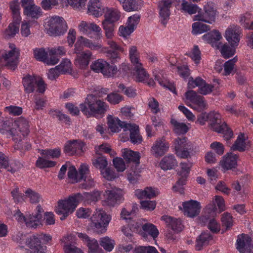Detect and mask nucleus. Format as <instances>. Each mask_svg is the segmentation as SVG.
Wrapping results in <instances>:
<instances>
[{
  "mask_svg": "<svg viewBox=\"0 0 253 253\" xmlns=\"http://www.w3.org/2000/svg\"><path fill=\"white\" fill-rule=\"evenodd\" d=\"M91 97V95L88 96L85 102L80 105L81 111L88 116H103L108 109V105L101 100H89Z\"/></svg>",
  "mask_w": 253,
  "mask_h": 253,
  "instance_id": "nucleus-1",
  "label": "nucleus"
},
{
  "mask_svg": "<svg viewBox=\"0 0 253 253\" xmlns=\"http://www.w3.org/2000/svg\"><path fill=\"white\" fill-rule=\"evenodd\" d=\"M110 221V217L103 210H98L94 212L90 217L89 228L97 234L105 233L106 227Z\"/></svg>",
  "mask_w": 253,
  "mask_h": 253,
  "instance_id": "nucleus-2",
  "label": "nucleus"
},
{
  "mask_svg": "<svg viewBox=\"0 0 253 253\" xmlns=\"http://www.w3.org/2000/svg\"><path fill=\"white\" fill-rule=\"evenodd\" d=\"M209 118V125L214 131L222 133L223 134V137L226 141H228L233 137V132L231 128L225 123L221 124L220 114L213 111L210 112Z\"/></svg>",
  "mask_w": 253,
  "mask_h": 253,
  "instance_id": "nucleus-3",
  "label": "nucleus"
},
{
  "mask_svg": "<svg viewBox=\"0 0 253 253\" xmlns=\"http://www.w3.org/2000/svg\"><path fill=\"white\" fill-rule=\"evenodd\" d=\"M76 194L69 197L67 200H60L58 202V206L55 212L58 214H62L60 217L61 220H64L70 213H72L79 204Z\"/></svg>",
  "mask_w": 253,
  "mask_h": 253,
  "instance_id": "nucleus-4",
  "label": "nucleus"
},
{
  "mask_svg": "<svg viewBox=\"0 0 253 253\" xmlns=\"http://www.w3.org/2000/svg\"><path fill=\"white\" fill-rule=\"evenodd\" d=\"M67 28L66 21L61 17H52L47 22V33L51 36L63 35L67 31Z\"/></svg>",
  "mask_w": 253,
  "mask_h": 253,
  "instance_id": "nucleus-5",
  "label": "nucleus"
},
{
  "mask_svg": "<svg viewBox=\"0 0 253 253\" xmlns=\"http://www.w3.org/2000/svg\"><path fill=\"white\" fill-rule=\"evenodd\" d=\"M14 123L17 127L10 128L9 133L15 142H21L22 139L29 132L28 122L24 118L20 117Z\"/></svg>",
  "mask_w": 253,
  "mask_h": 253,
  "instance_id": "nucleus-6",
  "label": "nucleus"
},
{
  "mask_svg": "<svg viewBox=\"0 0 253 253\" xmlns=\"http://www.w3.org/2000/svg\"><path fill=\"white\" fill-rule=\"evenodd\" d=\"M217 11L215 4L212 1H208L204 6V12L196 16V20L210 24H212L215 21Z\"/></svg>",
  "mask_w": 253,
  "mask_h": 253,
  "instance_id": "nucleus-7",
  "label": "nucleus"
},
{
  "mask_svg": "<svg viewBox=\"0 0 253 253\" xmlns=\"http://www.w3.org/2000/svg\"><path fill=\"white\" fill-rule=\"evenodd\" d=\"M180 0H161L158 3L159 13L162 23L166 25L169 19L170 8L174 2L179 3Z\"/></svg>",
  "mask_w": 253,
  "mask_h": 253,
  "instance_id": "nucleus-8",
  "label": "nucleus"
},
{
  "mask_svg": "<svg viewBox=\"0 0 253 253\" xmlns=\"http://www.w3.org/2000/svg\"><path fill=\"white\" fill-rule=\"evenodd\" d=\"M104 195L105 197V202L110 206H114L124 200L123 190L116 187L106 190Z\"/></svg>",
  "mask_w": 253,
  "mask_h": 253,
  "instance_id": "nucleus-9",
  "label": "nucleus"
},
{
  "mask_svg": "<svg viewBox=\"0 0 253 253\" xmlns=\"http://www.w3.org/2000/svg\"><path fill=\"white\" fill-rule=\"evenodd\" d=\"M29 248L25 250V253H45L44 249L41 244L38 234L32 235L28 238L25 242Z\"/></svg>",
  "mask_w": 253,
  "mask_h": 253,
  "instance_id": "nucleus-10",
  "label": "nucleus"
},
{
  "mask_svg": "<svg viewBox=\"0 0 253 253\" xmlns=\"http://www.w3.org/2000/svg\"><path fill=\"white\" fill-rule=\"evenodd\" d=\"M11 50L0 51V61L6 62V63H15L19 62L20 49L14 45L10 46Z\"/></svg>",
  "mask_w": 253,
  "mask_h": 253,
  "instance_id": "nucleus-11",
  "label": "nucleus"
},
{
  "mask_svg": "<svg viewBox=\"0 0 253 253\" xmlns=\"http://www.w3.org/2000/svg\"><path fill=\"white\" fill-rule=\"evenodd\" d=\"M90 69L94 72L101 73L107 77H113L118 72L115 64H91Z\"/></svg>",
  "mask_w": 253,
  "mask_h": 253,
  "instance_id": "nucleus-12",
  "label": "nucleus"
},
{
  "mask_svg": "<svg viewBox=\"0 0 253 253\" xmlns=\"http://www.w3.org/2000/svg\"><path fill=\"white\" fill-rule=\"evenodd\" d=\"M237 249L241 253H253V240L248 235L242 234L237 240Z\"/></svg>",
  "mask_w": 253,
  "mask_h": 253,
  "instance_id": "nucleus-13",
  "label": "nucleus"
},
{
  "mask_svg": "<svg viewBox=\"0 0 253 253\" xmlns=\"http://www.w3.org/2000/svg\"><path fill=\"white\" fill-rule=\"evenodd\" d=\"M169 143L163 136L159 138L153 144L151 149V154L156 158L163 156L168 150Z\"/></svg>",
  "mask_w": 253,
  "mask_h": 253,
  "instance_id": "nucleus-14",
  "label": "nucleus"
},
{
  "mask_svg": "<svg viewBox=\"0 0 253 253\" xmlns=\"http://www.w3.org/2000/svg\"><path fill=\"white\" fill-rule=\"evenodd\" d=\"M238 156L233 153H228L223 156L219 162L220 166L224 170H234L237 166Z\"/></svg>",
  "mask_w": 253,
  "mask_h": 253,
  "instance_id": "nucleus-15",
  "label": "nucleus"
},
{
  "mask_svg": "<svg viewBox=\"0 0 253 253\" xmlns=\"http://www.w3.org/2000/svg\"><path fill=\"white\" fill-rule=\"evenodd\" d=\"M183 211L185 215L190 217L197 216L200 211L201 207L200 203L196 201L190 200L183 203Z\"/></svg>",
  "mask_w": 253,
  "mask_h": 253,
  "instance_id": "nucleus-16",
  "label": "nucleus"
},
{
  "mask_svg": "<svg viewBox=\"0 0 253 253\" xmlns=\"http://www.w3.org/2000/svg\"><path fill=\"white\" fill-rule=\"evenodd\" d=\"M225 38L232 46H237L240 41V31L236 26H231L225 31Z\"/></svg>",
  "mask_w": 253,
  "mask_h": 253,
  "instance_id": "nucleus-17",
  "label": "nucleus"
},
{
  "mask_svg": "<svg viewBox=\"0 0 253 253\" xmlns=\"http://www.w3.org/2000/svg\"><path fill=\"white\" fill-rule=\"evenodd\" d=\"M122 156L126 162L131 163V165H134L135 167H139L140 155L138 152L125 149Z\"/></svg>",
  "mask_w": 253,
  "mask_h": 253,
  "instance_id": "nucleus-18",
  "label": "nucleus"
},
{
  "mask_svg": "<svg viewBox=\"0 0 253 253\" xmlns=\"http://www.w3.org/2000/svg\"><path fill=\"white\" fill-rule=\"evenodd\" d=\"M105 8L100 2V0H90L87 7V13L94 15L95 17H99L104 13Z\"/></svg>",
  "mask_w": 253,
  "mask_h": 253,
  "instance_id": "nucleus-19",
  "label": "nucleus"
},
{
  "mask_svg": "<svg viewBox=\"0 0 253 253\" xmlns=\"http://www.w3.org/2000/svg\"><path fill=\"white\" fill-rule=\"evenodd\" d=\"M107 119L108 127L113 132H118L121 128H123L124 131H125V129L127 127L128 123L121 121L118 118H113L112 116H109Z\"/></svg>",
  "mask_w": 253,
  "mask_h": 253,
  "instance_id": "nucleus-20",
  "label": "nucleus"
},
{
  "mask_svg": "<svg viewBox=\"0 0 253 253\" xmlns=\"http://www.w3.org/2000/svg\"><path fill=\"white\" fill-rule=\"evenodd\" d=\"M161 219L165 221L166 224L176 232H180L183 229L184 226L179 219H176L166 215L162 216Z\"/></svg>",
  "mask_w": 253,
  "mask_h": 253,
  "instance_id": "nucleus-21",
  "label": "nucleus"
},
{
  "mask_svg": "<svg viewBox=\"0 0 253 253\" xmlns=\"http://www.w3.org/2000/svg\"><path fill=\"white\" fill-rule=\"evenodd\" d=\"M84 144L81 140H74L69 141L64 146V152L70 155L75 154L77 150H82Z\"/></svg>",
  "mask_w": 253,
  "mask_h": 253,
  "instance_id": "nucleus-22",
  "label": "nucleus"
},
{
  "mask_svg": "<svg viewBox=\"0 0 253 253\" xmlns=\"http://www.w3.org/2000/svg\"><path fill=\"white\" fill-rule=\"evenodd\" d=\"M203 37L211 44L212 46H215L217 49L220 48L221 43L219 41L222 39V36L218 31L213 30L205 35Z\"/></svg>",
  "mask_w": 253,
  "mask_h": 253,
  "instance_id": "nucleus-23",
  "label": "nucleus"
},
{
  "mask_svg": "<svg viewBox=\"0 0 253 253\" xmlns=\"http://www.w3.org/2000/svg\"><path fill=\"white\" fill-rule=\"evenodd\" d=\"M37 76L27 75L23 78L22 83L24 90L27 93H30L35 89Z\"/></svg>",
  "mask_w": 253,
  "mask_h": 253,
  "instance_id": "nucleus-24",
  "label": "nucleus"
},
{
  "mask_svg": "<svg viewBox=\"0 0 253 253\" xmlns=\"http://www.w3.org/2000/svg\"><path fill=\"white\" fill-rule=\"evenodd\" d=\"M130 131V139L133 144L140 143L142 140V137L139 135L138 126L136 125L128 124L125 131Z\"/></svg>",
  "mask_w": 253,
  "mask_h": 253,
  "instance_id": "nucleus-25",
  "label": "nucleus"
},
{
  "mask_svg": "<svg viewBox=\"0 0 253 253\" xmlns=\"http://www.w3.org/2000/svg\"><path fill=\"white\" fill-rule=\"evenodd\" d=\"M100 196V194L98 191H95L93 193L84 192L83 194H76V197L79 203L82 202L88 203L91 202L97 201Z\"/></svg>",
  "mask_w": 253,
  "mask_h": 253,
  "instance_id": "nucleus-26",
  "label": "nucleus"
},
{
  "mask_svg": "<svg viewBox=\"0 0 253 253\" xmlns=\"http://www.w3.org/2000/svg\"><path fill=\"white\" fill-rule=\"evenodd\" d=\"M49 55V63H58L59 61V55H63L66 53V50L64 47L59 46L56 48H48Z\"/></svg>",
  "mask_w": 253,
  "mask_h": 253,
  "instance_id": "nucleus-27",
  "label": "nucleus"
},
{
  "mask_svg": "<svg viewBox=\"0 0 253 253\" xmlns=\"http://www.w3.org/2000/svg\"><path fill=\"white\" fill-rule=\"evenodd\" d=\"M15 164L16 166V168L12 166L9 167L8 158L3 153L0 152V168L7 169V171L14 173L22 167V165L20 163H15Z\"/></svg>",
  "mask_w": 253,
  "mask_h": 253,
  "instance_id": "nucleus-28",
  "label": "nucleus"
},
{
  "mask_svg": "<svg viewBox=\"0 0 253 253\" xmlns=\"http://www.w3.org/2000/svg\"><path fill=\"white\" fill-rule=\"evenodd\" d=\"M133 71V75L135 76L137 82H144L149 78V75L142 66V64H136V66H134Z\"/></svg>",
  "mask_w": 253,
  "mask_h": 253,
  "instance_id": "nucleus-29",
  "label": "nucleus"
},
{
  "mask_svg": "<svg viewBox=\"0 0 253 253\" xmlns=\"http://www.w3.org/2000/svg\"><path fill=\"white\" fill-rule=\"evenodd\" d=\"M176 165V160L173 155H168L164 157L159 164L161 168L164 170L171 169Z\"/></svg>",
  "mask_w": 253,
  "mask_h": 253,
  "instance_id": "nucleus-30",
  "label": "nucleus"
},
{
  "mask_svg": "<svg viewBox=\"0 0 253 253\" xmlns=\"http://www.w3.org/2000/svg\"><path fill=\"white\" fill-rule=\"evenodd\" d=\"M33 52L34 57L39 61L44 63L46 61H49V55L48 51V48H47V50L43 47L36 48L34 49Z\"/></svg>",
  "mask_w": 253,
  "mask_h": 253,
  "instance_id": "nucleus-31",
  "label": "nucleus"
},
{
  "mask_svg": "<svg viewBox=\"0 0 253 253\" xmlns=\"http://www.w3.org/2000/svg\"><path fill=\"white\" fill-rule=\"evenodd\" d=\"M246 146L245 134L244 133L241 132L238 135L234 144L231 147V150L232 151L244 152L246 150Z\"/></svg>",
  "mask_w": 253,
  "mask_h": 253,
  "instance_id": "nucleus-32",
  "label": "nucleus"
},
{
  "mask_svg": "<svg viewBox=\"0 0 253 253\" xmlns=\"http://www.w3.org/2000/svg\"><path fill=\"white\" fill-rule=\"evenodd\" d=\"M19 23L20 22L13 20L12 23L9 24L4 31V35L6 38H13L18 33L19 31Z\"/></svg>",
  "mask_w": 253,
  "mask_h": 253,
  "instance_id": "nucleus-33",
  "label": "nucleus"
},
{
  "mask_svg": "<svg viewBox=\"0 0 253 253\" xmlns=\"http://www.w3.org/2000/svg\"><path fill=\"white\" fill-rule=\"evenodd\" d=\"M24 13L28 17L38 19L42 15V11L40 7L33 4L29 7H26Z\"/></svg>",
  "mask_w": 253,
  "mask_h": 253,
  "instance_id": "nucleus-34",
  "label": "nucleus"
},
{
  "mask_svg": "<svg viewBox=\"0 0 253 253\" xmlns=\"http://www.w3.org/2000/svg\"><path fill=\"white\" fill-rule=\"evenodd\" d=\"M140 172L139 167H135L134 165H131L130 169L127 171V179L131 183L136 182L140 175Z\"/></svg>",
  "mask_w": 253,
  "mask_h": 253,
  "instance_id": "nucleus-35",
  "label": "nucleus"
},
{
  "mask_svg": "<svg viewBox=\"0 0 253 253\" xmlns=\"http://www.w3.org/2000/svg\"><path fill=\"white\" fill-rule=\"evenodd\" d=\"M14 215L19 222L25 223L26 226L28 227L36 228L38 226L37 223L33 222V220L31 219V215H30L28 221V219L19 210L16 211Z\"/></svg>",
  "mask_w": 253,
  "mask_h": 253,
  "instance_id": "nucleus-36",
  "label": "nucleus"
},
{
  "mask_svg": "<svg viewBox=\"0 0 253 253\" xmlns=\"http://www.w3.org/2000/svg\"><path fill=\"white\" fill-rule=\"evenodd\" d=\"M120 12L114 9H107L104 14V20L114 23L119 20L120 17Z\"/></svg>",
  "mask_w": 253,
  "mask_h": 253,
  "instance_id": "nucleus-37",
  "label": "nucleus"
},
{
  "mask_svg": "<svg viewBox=\"0 0 253 253\" xmlns=\"http://www.w3.org/2000/svg\"><path fill=\"white\" fill-rule=\"evenodd\" d=\"M170 123L173 126V130L178 134H185L189 130V127L186 124L179 123L174 119H171Z\"/></svg>",
  "mask_w": 253,
  "mask_h": 253,
  "instance_id": "nucleus-38",
  "label": "nucleus"
},
{
  "mask_svg": "<svg viewBox=\"0 0 253 253\" xmlns=\"http://www.w3.org/2000/svg\"><path fill=\"white\" fill-rule=\"evenodd\" d=\"M41 154L45 158H58L61 155V150L59 148L53 149L42 150Z\"/></svg>",
  "mask_w": 253,
  "mask_h": 253,
  "instance_id": "nucleus-39",
  "label": "nucleus"
},
{
  "mask_svg": "<svg viewBox=\"0 0 253 253\" xmlns=\"http://www.w3.org/2000/svg\"><path fill=\"white\" fill-rule=\"evenodd\" d=\"M143 230L152 236L154 239L156 238L159 235V231L156 226L150 223H147L142 226Z\"/></svg>",
  "mask_w": 253,
  "mask_h": 253,
  "instance_id": "nucleus-40",
  "label": "nucleus"
},
{
  "mask_svg": "<svg viewBox=\"0 0 253 253\" xmlns=\"http://www.w3.org/2000/svg\"><path fill=\"white\" fill-rule=\"evenodd\" d=\"M210 30L209 25L202 23L197 22L194 23L192 25V33L194 35L202 34Z\"/></svg>",
  "mask_w": 253,
  "mask_h": 253,
  "instance_id": "nucleus-41",
  "label": "nucleus"
},
{
  "mask_svg": "<svg viewBox=\"0 0 253 253\" xmlns=\"http://www.w3.org/2000/svg\"><path fill=\"white\" fill-rule=\"evenodd\" d=\"M102 25L105 31L106 37L108 39H111L114 36V23L103 20Z\"/></svg>",
  "mask_w": 253,
  "mask_h": 253,
  "instance_id": "nucleus-42",
  "label": "nucleus"
},
{
  "mask_svg": "<svg viewBox=\"0 0 253 253\" xmlns=\"http://www.w3.org/2000/svg\"><path fill=\"white\" fill-rule=\"evenodd\" d=\"M196 101L192 103L193 105H189V106L198 112H201L206 109L207 107V103L204 100V97L201 96L199 98H197Z\"/></svg>",
  "mask_w": 253,
  "mask_h": 253,
  "instance_id": "nucleus-43",
  "label": "nucleus"
},
{
  "mask_svg": "<svg viewBox=\"0 0 253 253\" xmlns=\"http://www.w3.org/2000/svg\"><path fill=\"white\" fill-rule=\"evenodd\" d=\"M100 245L108 252L111 251L114 247L115 241L108 236L100 238Z\"/></svg>",
  "mask_w": 253,
  "mask_h": 253,
  "instance_id": "nucleus-44",
  "label": "nucleus"
},
{
  "mask_svg": "<svg viewBox=\"0 0 253 253\" xmlns=\"http://www.w3.org/2000/svg\"><path fill=\"white\" fill-rule=\"evenodd\" d=\"M19 3L18 0H15L10 3V8L13 14V20L20 22L21 18L19 12Z\"/></svg>",
  "mask_w": 253,
  "mask_h": 253,
  "instance_id": "nucleus-45",
  "label": "nucleus"
},
{
  "mask_svg": "<svg viewBox=\"0 0 253 253\" xmlns=\"http://www.w3.org/2000/svg\"><path fill=\"white\" fill-rule=\"evenodd\" d=\"M47 158L39 157L36 162V166L40 169L45 168H52L54 167L56 163L54 161H49Z\"/></svg>",
  "mask_w": 253,
  "mask_h": 253,
  "instance_id": "nucleus-46",
  "label": "nucleus"
},
{
  "mask_svg": "<svg viewBox=\"0 0 253 253\" xmlns=\"http://www.w3.org/2000/svg\"><path fill=\"white\" fill-rule=\"evenodd\" d=\"M25 196L29 198L30 202L32 204H37L40 202L42 199L41 196L40 194L32 190L31 189H28L25 192Z\"/></svg>",
  "mask_w": 253,
  "mask_h": 253,
  "instance_id": "nucleus-47",
  "label": "nucleus"
},
{
  "mask_svg": "<svg viewBox=\"0 0 253 253\" xmlns=\"http://www.w3.org/2000/svg\"><path fill=\"white\" fill-rule=\"evenodd\" d=\"M179 165L181 169L178 171L177 174L179 176L187 177L190 170V168L192 166V163L189 161L187 162H181Z\"/></svg>",
  "mask_w": 253,
  "mask_h": 253,
  "instance_id": "nucleus-48",
  "label": "nucleus"
},
{
  "mask_svg": "<svg viewBox=\"0 0 253 253\" xmlns=\"http://www.w3.org/2000/svg\"><path fill=\"white\" fill-rule=\"evenodd\" d=\"M123 4V8L126 11H137L139 9L135 0H124Z\"/></svg>",
  "mask_w": 253,
  "mask_h": 253,
  "instance_id": "nucleus-49",
  "label": "nucleus"
},
{
  "mask_svg": "<svg viewBox=\"0 0 253 253\" xmlns=\"http://www.w3.org/2000/svg\"><path fill=\"white\" fill-rule=\"evenodd\" d=\"M221 220L222 226L225 227L226 230L229 229L233 225L232 216L228 212H224L222 215Z\"/></svg>",
  "mask_w": 253,
  "mask_h": 253,
  "instance_id": "nucleus-50",
  "label": "nucleus"
},
{
  "mask_svg": "<svg viewBox=\"0 0 253 253\" xmlns=\"http://www.w3.org/2000/svg\"><path fill=\"white\" fill-rule=\"evenodd\" d=\"M181 9L190 14L196 13L198 10L196 4L188 3L185 0H182Z\"/></svg>",
  "mask_w": 253,
  "mask_h": 253,
  "instance_id": "nucleus-51",
  "label": "nucleus"
},
{
  "mask_svg": "<svg viewBox=\"0 0 253 253\" xmlns=\"http://www.w3.org/2000/svg\"><path fill=\"white\" fill-rule=\"evenodd\" d=\"M93 165L100 169V171L106 168L108 165V162L105 157H99L92 161Z\"/></svg>",
  "mask_w": 253,
  "mask_h": 253,
  "instance_id": "nucleus-52",
  "label": "nucleus"
},
{
  "mask_svg": "<svg viewBox=\"0 0 253 253\" xmlns=\"http://www.w3.org/2000/svg\"><path fill=\"white\" fill-rule=\"evenodd\" d=\"M220 52L225 58H228L234 55L235 49L230 47L228 44H224L220 45Z\"/></svg>",
  "mask_w": 253,
  "mask_h": 253,
  "instance_id": "nucleus-53",
  "label": "nucleus"
},
{
  "mask_svg": "<svg viewBox=\"0 0 253 253\" xmlns=\"http://www.w3.org/2000/svg\"><path fill=\"white\" fill-rule=\"evenodd\" d=\"M94 58L92 57L91 53L89 51H86L78 55L77 60L80 63H89Z\"/></svg>",
  "mask_w": 253,
  "mask_h": 253,
  "instance_id": "nucleus-54",
  "label": "nucleus"
},
{
  "mask_svg": "<svg viewBox=\"0 0 253 253\" xmlns=\"http://www.w3.org/2000/svg\"><path fill=\"white\" fill-rule=\"evenodd\" d=\"M87 0H62L66 3V5L68 4L72 6L74 8L81 9L84 7L85 2ZM64 2H63V3Z\"/></svg>",
  "mask_w": 253,
  "mask_h": 253,
  "instance_id": "nucleus-55",
  "label": "nucleus"
},
{
  "mask_svg": "<svg viewBox=\"0 0 253 253\" xmlns=\"http://www.w3.org/2000/svg\"><path fill=\"white\" fill-rule=\"evenodd\" d=\"M205 83V80L202 79L201 77H198L194 79L193 77H191L189 79V81L187 84L188 88L192 89L196 86L201 87L203 83Z\"/></svg>",
  "mask_w": 253,
  "mask_h": 253,
  "instance_id": "nucleus-56",
  "label": "nucleus"
},
{
  "mask_svg": "<svg viewBox=\"0 0 253 253\" xmlns=\"http://www.w3.org/2000/svg\"><path fill=\"white\" fill-rule=\"evenodd\" d=\"M155 80L157 81L158 83L162 86L168 88L174 94H176V88L173 84L168 82L167 81H163L161 79L159 75H157L155 76Z\"/></svg>",
  "mask_w": 253,
  "mask_h": 253,
  "instance_id": "nucleus-57",
  "label": "nucleus"
},
{
  "mask_svg": "<svg viewBox=\"0 0 253 253\" xmlns=\"http://www.w3.org/2000/svg\"><path fill=\"white\" fill-rule=\"evenodd\" d=\"M156 196L155 191L152 187H146L144 190L140 192L139 194V198L151 199Z\"/></svg>",
  "mask_w": 253,
  "mask_h": 253,
  "instance_id": "nucleus-58",
  "label": "nucleus"
},
{
  "mask_svg": "<svg viewBox=\"0 0 253 253\" xmlns=\"http://www.w3.org/2000/svg\"><path fill=\"white\" fill-rule=\"evenodd\" d=\"M83 42L85 46L92 50H97L101 48V45L98 43H94L90 40L85 39L82 36L79 37L78 41Z\"/></svg>",
  "mask_w": 253,
  "mask_h": 253,
  "instance_id": "nucleus-59",
  "label": "nucleus"
},
{
  "mask_svg": "<svg viewBox=\"0 0 253 253\" xmlns=\"http://www.w3.org/2000/svg\"><path fill=\"white\" fill-rule=\"evenodd\" d=\"M106 99L112 104H117L122 100L123 96L117 93L112 92L108 94Z\"/></svg>",
  "mask_w": 253,
  "mask_h": 253,
  "instance_id": "nucleus-60",
  "label": "nucleus"
},
{
  "mask_svg": "<svg viewBox=\"0 0 253 253\" xmlns=\"http://www.w3.org/2000/svg\"><path fill=\"white\" fill-rule=\"evenodd\" d=\"M5 112H8L10 115L18 116L22 113V108L16 106L11 105L5 107L4 109Z\"/></svg>",
  "mask_w": 253,
  "mask_h": 253,
  "instance_id": "nucleus-61",
  "label": "nucleus"
},
{
  "mask_svg": "<svg viewBox=\"0 0 253 253\" xmlns=\"http://www.w3.org/2000/svg\"><path fill=\"white\" fill-rule=\"evenodd\" d=\"M213 90V86L211 84H207L205 81V83L199 88L198 92L202 95H206L211 93Z\"/></svg>",
  "mask_w": 253,
  "mask_h": 253,
  "instance_id": "nucleus-62",
  "label": "nucleus"
},
{
  "mask_svg": "<svg viewBox=\"0 0 253 253\" xmlns=\"http://www.w3.org/2000/svg\"><path fill=\"white\" fill-rule=\"evenodd\" d=\"M140 15L138 14H134L128 17L126 24H128L130 28L133 27V30L136 28V26L139 23Z\"/></svg>",
  "mask_w": 253,
  "mask_h": 253,
  "instance_id": "nucleus-63",
  "label": "nucleus"
},
{
  "mask_svg": "<svg viewBox=\"0 0 253 253\" xmlns=\"http://www.w3.org/2000/svg\"><path fill=\"white\" fill-rule=\"evenodd\" d=\"M102 176L108 180H112L116 177V173L109 168H106L101 171Z\"/></svg>",
  "mask_w": 253,
  "mask_h": 253,
  "instance_id": "nucleus-64",
  "label": "nucleus"
}]
</instances>
